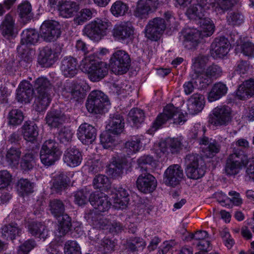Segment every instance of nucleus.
I'll use <instances>...</instances> for the list:
<instances>
[{
  "label": "nucleus",
  "instance_id": "nucleus-22",
  "mask_svg": "<svg viewBox=\"0 0 254 254\" xmlns=\"http://www.w3.org/2000/svg\"><path fill=\"white\" fill-rule=\"evenodd\" d=\"M124 124V120L120 114L118 113L110 114L106 128L112 133L118 134L123 131Z\"/></svg>",
  "mask_w": 254,
  "mask_h": 254
},
{
  "label": "nucleus",
  "instance_id": "nucleus-25",
  "mask_svg": "<svg viewBox=\"0 0 254 254\" xmlns=\"http://www.w3.org/2000/svg\"><path fill=\"white\" fill-rule=\"evenodd\" d=\"M22 133L24 138L29 142H34L39 134V129L36 124L33 122H26L22 126Z\"/></svg>",
  "mask_w": 254,
  "mask_h": 254
},
{
  "label": "nucleus",
  "instance_id": "nucleus-48",
  "mask_svg": "<svg viewBox=\"0 0 254 254\" xmlns=\"http://www.w3.org/2000/svg\"><path fill=\"white\" fill-rule=\"evenodd\" d=\"M34 88L37 92L53 91L52 85L50 81L45 77L38 78L34 81Z\"/></svg>",
  "mask_w": 254,
  "mask_h": 254
},
{
  "label": "nucleus",
  "instance_id": "nucleus-45",
  "mask_svg": "<svg viewBox=\"0 0 254 254\" xmlns=\"http://www.w3.org/2000/svg\"><path fill=\"white\" fill-rule=\"evenodd\" d=\"M128 120L131 121L136 127L142 123L145 119V115L143 110L138 108L132 109L128 113Z\"/></svg>",
  "mask_w": 254,
  "mask_h": 254
},
{
  "label": "nucleus",
  "instance_id": "nucleus-10",
  "mask_svg": "<svg viewBox=\"0 0 254 254\" xmlns=\"http://www.w3.org/2000/svg\"><path fill=\"white\" fill-rule=\"evenodd\" d=\"M61 33V26L56 21H45L40 27V35L46 42H51L56 40Z\"/></svg>",
  "mask_w": 254,
  "mask_h": 254
},
{
  "label": "nucleus",
  "instance_id": "nucleus-50",
  "mask_svg": "<svg viewBox=\"0 0 254 254\" xmlns=\"http://www.w3.org/2000/svg\"><path fill=\"white\" fill-rule=\"evenodd\" d=\"M141 138L139 137H134L131 140L125 143V149L128 155L135 153L139 151L142 147Z\"/></svg>",
  "mask_w": 254,
  "mask_h": 254
},
{
  "label": "nucleus",
  "instance_id": "nucleus-16",
  "mask_svg": "<svg viewBox=\"0 0 254 254\" xmlns=\"http://www.w3.org/2000/svg\"><path fill=\"white\" fill-rule=\"evenodd\" d=\"M187 102L189 113L194 115L201 112L203 110L205 105V98L203 95L195 93L189 98Z\"/></svg>",
  "mask_w": 254,
  "mask_h": 254
},
{
  "label": "nucleus",
  "instance_id": "nucleus-12",
  "mask_svg": "<svg viewBox=\"0 0 254 254\" xmlns=\"http://www.w3.org/2000/svg\"><path fill=\"white\" fill-rule=\"evenodd\" d=\"M137 187L140 191L147 193L152 192L156 188L157 182L154 177L147 172H142L136 181Z\"/></svg>",
  "mask_w": 254,
  "mask_h": 254
},
{
  "label": "nucleus",
  "instance_id": "nucleus-57",
  "mask_svg": "<svg viewBox=\"0 0 254 254\" xmlns=\"http://www.w3.org/2000/svg\"><path fill=\"white\" fill-rule=\"evenodd\" d=\"M126 164L125 161H116L110 164L108 169V173L113 177L119 176L122 173L124 166Z\"/></svg>",
  "mask_w": 254,
  "mask_h": 254
},
{
  "label": "nucleus",
  "instance_id": "nucleus-38",
  "mask_svg": "<svg viewBox=\"0 0 254 254\" xmlns=\"http://www.w3.org/2000/svg\"><path fill=\"white\" fill-rule=\"evenodd\" d=\"M38 155L32 152H28L22 158L20 167L22 170H31L36 165V160Z\"/></svg>",
  "mask_w": 254,
  "mask_h": 254
},
{
  "label": "nucleus",
  "instance_id": "nucleus-13",
  "mask_svg": "<svg viewBox=\"0 0 254 254\" xmlns=\"http://www.w3.org/2000/svg\"><path fill=\"white\" fill-rule=\"evenodd\" d=\"M158 0H139L134 10V15L140 19L146 18L153 9L157 8Z\"/></svg>",
  "mask_w": 254,
  "mask_h": 254
},
{
  "label": "nucleus",
  "instance_id": "nucleus-24",
  "mask_svg": "<svg viewBox=\"0 0 254 254\" xmlns=\"http://www.w3.org/2000/svg\"><path fill=\"white\" fill-rule=\"evenodd\" d=\"M57 58L58 54L53 52L50 47L46 46L40 51L38 61L40 64L47 67L52 65Z\"/></svg>",
  "mask_w": 254,
  "mask_h": 254
},
{
  "label": "nucleus",
  "instance_id": "nucleus-19",
  "mask_svg": "<svg viewBox=\"0 0 254 254\" xmlns=\"http://www.w3.org/2000/svg\"><path fill=\"white\" fill-rule=\"evenodd\" d=\"M61 69L66 77H72L77 73V62L72 57H64L61 62Z\"/></svg>",
  "mask_w": 254,
  "mask_h": 254
},
{
  "label": "nucleus",
  "instance_id": "nucleus-28",
  "mask_svg": "<svg viewBox=\"0 0 254 254\" xmlns=\"http://www.w3.org/2000/svg\"><path fill=\"white\" fill-rule=\"evenodd\" d=\"M17 13L24 24L27 23L33 18L32 5L28 1H24L20 3L17 7Z\"/></svg>",
  "mask_w": 254,
  "mask_h": 254
},
{
  "label": "nucleus",
  "instance_id": "nucleus-52",
  "mask_svg": "<svg viewBox=\"0 0 254 254\" xmlns=\"http://www.w3.org/2000/svg\"><path fill=\"white\" fill-rule=\"evenodd\" d=\"M186 14L190 19H199L200 21L203 19L204 13L202 7L196 5L190 6L187 10Z\"/></svg>",
  "mask_w": 254,
  "mask_h": 254
},
{
  "label": "nucleus",
  "instance_id": "nucleus-56",
  "mask_svg": "<svg viewBox=\"0 0 254 254\" xmlns=\"http://www.w3.org/2000/svg\"><path fill=\"white\" fill-rule=\"evenodd\" d=\"M72 135L73 133L69 128L64 127L60 129L57 137L61 143L66 145L71 141Z\"/></svg>",
  "mask_w": 254,
  "mask_h": 254
},
{
  "label": "nucleus",
  "instance_id": "nucleus-47",
  "mask_svg": "<svg viewBox=\"0 0 254 254\" xmlns=\"http://www.w3.org/2000/svg\"><path fill=\"white\" fill-rule=\"evenodd\" d=\"M7 119L8 124L13 126L19 125L23 121V114L19 109H12L9 112Z\"/></svg>",
  "mask_w": 254,
  "mask_h": 254
},
{
  "label": "nucleus",
  "instance_id": "nucleus-27",
  "mask_svg": "<svg viewBox=\"0 0 254 254\" xmlns=\"http://www.w3.org/2000/svg\"><path fill=\"white\" fill-rule=\"evenodd\" d=\"M35 99L36 110L38 112H42L47 109L52 100L53 91L37 92Z\"/></svg>",
  "mask_w": 254,
  "mask_h": 254
},
{
  "label": "nucleus",
  "instance_id": "nucleus-37",
  "mask_svg": "<svg viewBox=\"0 0 254 254\" xmlns=\"http://www.w3.org/2000/svg\"><path fill=\"white\" fill-rule=\"evenodd\" d=\"M96 199H100L99 201L93 202V207L95 209L90 210L89 211H94L98 212H105L108 210L111 206V203L108 200V197L105 193H99L96 194Z\"/></svg>",
  "mask_w": 254,
  "mask_h": 254
},
{
  "label": "nucleus",
  "instance_id": "nucleus-55",
  "mask_svg": "<svg viewBox=\"0 0 254 254\" xmlns=\"http://www.w3.org/2000/svg\"><path fill=\"white\" fill-rule=\"evenodd\" d=\"M222 96V83L215 84L208 95V100L210 102L216 101Z\"/></svg>",
  "mask_w": 254,
  "mask_h": 254
},
{
  "label": "nucleus",
  "instance_id": "nucleus-2",
  "mask_svg": "<svg viewBox=\"0 0 254 254\" xmlns=\"http://www.w3.org/2000/svg\"><path fill=\"white\" fill-rule=\"evenodd\" d=\"M81 69L87 74L88 78L93 82H98L108 74V69L105 63L98 61L94 54L85 56L82 60Z\"/></svg>",
  "mask_w": 254,
  "mask_h": 254
},
{
  "label": "nucleus",
  "instance_id": "nucleus-5",
  "mask_svg": "<svg viewBox=\"0 0 254 254\" xmlns=\"http://www.w3.org/2000/svg\"><path fill=\"white\" fill-rule=\"evenodd\" d=\"M111 26L108 20L97 18L85 26L83 32L90 39L99 41L107 35L108 28Z\"/></svg>",
  "mask_w": 254,
  "mask_h": 254
},
{
  "label": "nucleus",
  "instance_id": "nucleus-42",
  "mask_svg": "<svg viewBox=\"0 0 254 254\" xmlns=\"http://www.w3.org/2000/svg\"><path fill=\"white\" fill-rule=\"evenodd\" d=\"M22 44H35L39 39V34L35 29H27L24 30L21 35Z\"/></svg>",
  "mask_w": 254,
  "mask_h": 254
},
{
  "label": "nucleus",
  "instance_id": "nucleus-33",
  "mask_svg": "<svg viewBox=\"0 0 254 254\" xmlns=\"http://www.w3.org/2000/svg\"><path fill=\"white\" fill-rule=\"evenodd\" d=\"M46 121L48 126L56 127L65 120V117L61 111L52 110L48 113Z\"/></svg>",
  "mask_w": 254,
  "mask_h": 254
},
{
  "label": "nucleus",
  "instance_id": "nucleus-34",
  "mask_svg": "<svg viewBox=\"0 0 254 254\" xmlns=\"http://www.w3.org/2000/svg\"><path fill=\"white\" fill-rule=\"evenodd\" d=\"M56 218L59 223L58 230L60 237L64 236L71 230V218L68 214L64 213Z\"/></svg>",
  "mask_w": 254,
  "mask_h": 254
},
{
  "label": "nucleus",
  "instance_id": "nucleus-59",
  "mask_svg": "<svg viewBox=\"0 0 254 254\" xmlns=\"http://www.w3.org/2000/svg\"><path fill=\"white\" fill-rule=\"evenodd\" d=\"M137 163L142 172H147L148 168L147 165H152L155 164L153 157L149 155H144L139 157L137 160Z\"/></svg>",
  "mask_w": 254,
  "mask_h": 254
},
{
  "label": "nucleus",
  "instance_id": "nucleus-11",
  "mask_svg": "<svg viewBox=\"0 0 254 254\" xmlns=\"http://www.w3.org/2000/svg\"><path fill=\"white\" fill-rule=\"evenodd\" d=\"M183 176L182 167L178 164L172 165L164 173V182L167 186L175 187L182 181Z\"/></svg>",
  "mask_w": 254,
  "mask_h": 254
},
{
  "label": "nucleus",
  "instance_id": "nucleus-7",
  "mask_svg": "<svg viewBox=\"0 0 254 254\" xmlns=\"http://www.w3.org/2000/svg\"><path fill=\"white\" fill-rule=\"evenodd\" d=\"M131 60L128 54L125 51L118 50L111 57L110 67L115 74L126 73L130 66Z\"/></svg>",
  "mask_w": 254,
  "mask_h": 254
},
{
  "label": "nucleus",
  "instance_id": "nucleus-23",
  "mask_svg": "<svg viewBox=\"0 0 254 254\" xmlns=\"http://www.w3.org/2000/svg\"><path fill=\"white\" fill-rule=\"evenodd\" d=\"M22 229L17 224L11 223L5 224L0 229L1 237L6 240H14L16 237H19L22 234Z\"/></svg>",
  "mask_w": 254,
  "mask_h": 254
},
{
  "label": "nucleus",
  "instance_id": "nucleus-64",
  "mask_svg": "<svg viewBox=\"0 0 254 254\" xmlns=\"http://www.w3.org/2000/svg\"><path fill=\"white\" fill-rule=\"evenodd\" d=\"M107 129L100 135V142L104 148L111 147L115 141V136L112 135Z\"/></svg>",
  "mask_w": 254,
  "mask_h": 254
},
{
  "label": "nucleus",
  "instance_id": "nucleus-4",
  "mask_svg": "<svg viewBox=\"0 0 254 254\" xmlns=\"http://www.w3.org/2000/svg\"><path fill=\"white\" fill-rule=\"evenodd\" d=\"M186 172L188 178L197 180L202 177L206 172L204 161L198 154H189L185 158Z\"/></svg>",
  "mask_w": 254,
  "mask_h": 254
},
{
  "label": "nucleus",
  "instance_id": "nucleus-1",
  "mask_svg": "<svg viewBox=\"0 0 254 254\" xmlns=\"http://www.w3.org/2000/svg\"><path fill=\"white\" fill-rule=\"evenodd\" d=\"M235 144L236 147L229 155L225 167V172L229 175H236L242 167L249 162L248 156L245 154L250 147L249 142L245 139L241 138L236 142Z\"/></svg>",
  "mask_w": 254,
  "mask_h": 254
},
{
  "label": "nucleus",
  "instance_id": "nucleus-30",
  "mask_svg": "<svg viewBox=\"0 0 254 254\" xmlns=\"http://www.w3.org/2000/svg\"><path fill=\"white\" fill-rule=\"evenodd\" d=\"M52 182V190L57 193H60L68 186L69 179L63 173H60L53 177Z\"/></svg>",
  "mask_w": 254,
  "mask_h": 254
},
{
  "label": "nucleus",
  "instance_id": "nucleus-35",
  "mask_svg": "<svg viewBox=\"0 0 254 254\" xmlns=\"http://www.w3.org/2000/svg\"><path fill=\"white\" fill-rule=\"evenodd\" d=\"M199 31L196 29L190 30L184 36V43L186 48L191 49L199 43Z\"/></svg>",
  "mask_w": 254,
  "mask_h": 254
},
{
  "label": "nucleus",
  "instance_id": "nucleus-53",
  "mask_svg": "<svg viewBox=\"0 0 254 254\" xmlns=\"http://www.w3.org/2000/svg\"><path fill=\"white\" fill-rule=\"evenodd\" d=\"M128 9L127 5L121 0L116 1L112 5L111 11L115 16H122L125 15Z\"/></svg>",
  "mask_w": 254,
  "mask_h": 254
},
{
  "label": "nucleus",
  "instance_id": "nucleus-9",
  "mask_svg": "<svg viewBox=\"0 0 254 254\" xmlns=\"http://www.w3.org/2000/svg\"><path fill=\"white\" fill-rule=\"evenodd\" d=\"M168 24L161 17L150 20L145 27V36L152 41H157L165 30Z\"/></svg>",
  "mask_w": 254,
  "mask_h": 254
},
{
  "label": "nucleus",
  "instance_id": "nucleus-3",
  "mask_svg": "<svg viewBox=\"0 0 254 254\" xmlns=\"http://www.w3.org/2000/svg\"><path fill=\"white\" fill-rule=\"evenodd\" d=\"M172 118L174 120V124L179 125L183 124L187 120L184 115L180 112L178 108L172 104H169L165 107L163 112L157 117L149 131L154 132L157 130Z\"/></svg>",
  "mask_w": 254,
  "mask_h": 254
},
{
  "label": "nucleus",
  "instance_id": "nucleus-31",
  "mask_svg": "<svg viewBox=\"0 0 254 254\" xmlns=\"http://www.w3.org/2000/svg\"><path fill=\"white\" fill-rule=\"evenodd\" d=\"M237 96L241 100H245L254 95V79L246 80L238 88Z\"/></svg>",
  "mask_w": 254,
  "mask_h": 254
},
{
  "label": "nucleus",
  "instance_id": "nucleus-29",
  "mask_svg": "<svg viewBox=\"0 0 254 254\" xmlns=\"http://www.w3.org/2000/svg\"><path fill=\"white\" fill-rule=\"evenodd\" d=\"M115 190V206L119 209H124L127 207L129 200L128 190L122 187H118Z\"/></svg>",
  "mask_w": 254,
  "mask_h": 254
},
{
  "label": "nucleus",
  "instance_id": "nucleus-60",
  "mask_svg": "<svg viewBox=\"0 0 254 254\" xmlns=\"http://www.w3.org/2000/svg\"><path fill=\"white\" fill-rule=\"evenodd\" d=\"M93 185L95 189H107L110 186L109 179L104 175H97L93 180Z\"/></svg>",
  "mask_w": 254,
  "mask_h": 254
},
{
  "label": "nucleus",
  "instance_id": "nucleus-8",
  "mask_svg": "<svg viewBox=\"0 0 254 254\" xmlns=\"http://www.w3.org/2000/svg\"><path fill=\"white\" fill-rule=\"evenodd\" d=\"M109 104L108 97L100 91L91 92L86 103L88 111L94 114H101L106 105Z\"/></svg>",
  "mask_w": 254,
  "mask_h": 254
},
{
  "label": "nucleus",
  "instance_id": "nucleus-39",
  "mask_svg": "<svg viewBox=\"0 0 254 254\" xmlns=\"http://www.w3.org/2000/svg\"><path fill=\"white\" fill-rule=\"evenodd\" d=\"M79 5L74 2H66L59 8L60 15L63 17L68 18L72 16L79 9Z\"/></svg>",
  "mask_w": 254,
  "mask_h": 254
},
{
  "label": "nucleus",
  "instance_id": "nucleus-40",
  "mask_svg": "<svg viewBox=\"0 0 254 254\" xmlns=\"http://www.w3.org/2000/svg\"><path fill=\"white\" fill-rule=\"evenodd\" d=\"M49 209L51 213L56 218L64 214L65 211V205L60 199H53L49 203Z\"/></svg>",
  "mask_w": 254,
  "mask_h": 254
},
{
  "label": "nucleus",
  "instance_id": "nucleus-46",
  "mask_svg": "<svg viewBox=\"0 0 254 254\" xmlns=\"http://www.w3.org/2000/svg\"><path fill=\"white\" fill-rule=\"evenodd\" d=\"M208 122L214 126L222 125V107L217 106L214 108L209 115Z\"/></svg>",
  "mask_w": 254,
  "mask_h": 254
},
{
  "label": "nucleus",
  "instance_id": "nucleus-44",
  "mask_svg": "<svg viewBox=\"0 0 254 254\" xmlns=\"http://www.w3.org/2000/svg\"><path fill=\"white\" fill-rule=\"evenodd\" d=\"M200 35L202 37H208L212 35L215 26L209 18H203L200 21Z\"/></svg>",
  "mask_w": 254,
  "mask_h": 254
},
{
  "label": "nucleus",
  "instance_id": "nucleus-6",
  "mask_svg": "<svg viewBox=\"0 0 254 254\" xmlns=\"http://www.w3.org/2000/svg\"><path fill=\"white\" fill-rule=\"evenodd\" d=\"M62 154L59 148L58 144L55 140H46L40 150L41 162L46 166H51L57 161Z\"/></svg>",
  "mask_w": 254,
  "mask_h": 254
},
{
  "label": "nucleus",
  "instance_id": "nucleus-36",
  "mask_svg": "<svg viewBox=\"0 0 254 254\" xmlns=\"http://www.w3.org/2000/svg\"><path fill=\"white\" fill-rule=\"evenodd\" d=\"M183 143V138H170L167 139L163 143L165 149L164 151L171 152L172 154L178 153Z\"/></svg>",
  "mask_w": 254,
  "mask_h": 254
},
{
  "label": "nucleus",
  "instance_id": "nucleus-61",
  "mask_svg": "<svg viewBox=\"0 0 254 254\" xmlns=\"http://www.w3.org/2000/svg\"><path fill=\"white\" fill-rule=\"evenodd\" d=\"M21 155V151L19 148H10L7 152L6 158L8 162L14 165L18 164Z\"/></svg>",
  "mask_w": 254,
  "mask_h": 254
},
{
  "label": "nucleus",
  "instance_id": "nucleus-54",
  "mask_svg": "<svg viewBox=\"0 0 254 254\" xmlns=\"http://www.w3.org/2000/svg\"><path fill=\"white\" fill-rule=\"evenodd\" d=\"M116 243L114 241L108 238H104L101 240L99 251L103 254H109L114 251Z\"/></svg>",
  "mask_w": 254,
  "mask_h": 254
},
{
  "label": "nucleus",
  "instance_id": "nucleus-18",
  "mask_svg": "<svg viewBox=\"0 0 254 254\" xmlns=\"http://www.w3.org/2000/svg\"><path fill=\"white\" fill-rule=\"evenodd\" d=\"M34 88L31 83L26 80L20 83L17 89L16 99L19 102L29 103L32 98Z\"/></svg>",
  "mask_w": 254,
  "mask_h": 254
},
{
  "label": "nucleus",
  "instance_id": "nucleus-26",
  "mask_svg": "<svg viewBox=\"0 0 254 254\" xmlns=\"http://www.w3.org/2000/svg\"><path fill=\"white\" fill-rule=\"evenodd\" d=\"M84 217L95 227L97 228L103 229L108 223V220L96 211H88L85 213Z\"/></svg>",
  "mask_w": 254,
  "mask_h": 254
},
{
  "label": "nucleus",
  "instance_id": "nucleus-17",
  "mask_svg": "<svg viewBox=\"0 0 254 254\" xmlns=\"http://www.w3.org/2000/svg\"><path fill=\"white\" fill-rule=\"evenodd\" d=\"M63 160L67 166L75 167L80 164L82 155L79 149L75 146L70 147L64 151Z\"/></svg>",
  "mask_w": 254,
  "mask_h": 254
},
{
  "label": "nucleus",
  "instance_id": "nucleus-49",
  "mask_svg": "<svg viewBox=\"0 0 254 254\" xmlns=\"http://www.w3.org/2000/svg\"><path fill=\"white\" fill-rule=\"evenodd\" d=\"M192 65L196 72L201 73L204 71L207 64L209 62V57L206 55H199L192 60Z\"/></svg>",
  "mask_w": 254,
  "mask_h": 254
},
{
  "label": "nucleus",
  "instance_id": "nucleus-14",
  "mask_svg": "<svg viewBox=\"0 0 254 254\" xmlns=\"http://www.w3.org/2000/svg\"><path fill=\"white\" fill-rule=\"evenodd\" d=\"M96 135V128L87 123L81 124L78 129V137L84 144H91L95 139Z\"/></svg>",
  "mask_w": 254,
  "mask_h": 254
},
{
  "label": "nucleus",
  "instance_id": "nucleus-43",
  "mask_svg": "<svg viewBox=\"0 0 254 254\" xmlns=\"http://www.w3.org/2000/svg\"><path fill=\"white\" fill-rule=\"evenodd\" d=\"M65 90L68 93L67 96H70V99L74 101L79 102L84 97L83 89L79 84H73Z\"/></svg>",
  "mask_w": 254,
  "mask_h": 254
},
{
  "label": "nucleus",
  "instance_id": "nucleus-41",
  "mask_svg": "<svg viewBox=\"0 0 254 254\" xmlns=\"http://www.w3.org/2000/svg\"><path fill=\"white\" fill-rule=\"evenodd\" d=\"M225 17L226 23L233 27L240 25L244 21L243 15L238 10L228 11Z\"/></svg>",
  "mask_w": 254,
  "mask_h": 254
},
{
  "label": "nucleus",
  "instance_id": "nucleus-62",
  "mask_svg": "<svg viewBox=\"0 0 254 254\" xmlns=\"http://www.w3.org/2000/svg\"><path fill=\"white\" fill-rule=\"evenodd\" d=\"M92 11L90 9H82L74 19V23L78 25L82 24L87 20L90 19L92 17Z\"/></svg>",
  "mask_w": 254,
  "mask_h": 254
},
{
  "label": "nucleus",
  "instance_id": "nucleus-58",
  "mask_svg": "<svg viewBox=\"0 0 254 254\" xmlns=\"http://www.w3.org/2000/svg\"><path fill=\"white\" fill-rule=\"evenodd\" d=\"M65 254H81V248L75 241L69 240L64 245Z\"/></svg>",
  "mask_w": 254,
  "mask_h": 254
},
{
  "label": "nucleus",
  "instance_id": "nucleus-20",
  "mask_svg": "<svg viewBox=\"0 0 254 254\" xmlns=\"http://www.w3.org/2000/svg\"><path fill=\"white\" fill-rule=\"evenodd\" d=\"M0 30L2 35L9 37L14 35L16 31L15 19L13 15L6 14L0 25Z\"/></svg>",
  "mask_w": 254,
  "mask_h": 254
},
{
  "label": "nucleus",
  "instance_id": "nucleus-21",
  "mask_svg": "<svg viewBox=\"0 0 254 254\" xmlns=\"http://www.w3.org/2000/svg\"><path fill=\"white\" fill-rule=\"evenodd\" d=\"M26 227L29 233L35 237L45 240L48 236V229L42 222L38 221L29 222Z\"/></svg>",
  "mask_w": 254,
  "mask_h": 254
},
{
  "label": "nucleus",
  "instance_id": "nucleus-32",
  "mask_svg": "<svg viewBox=\"0 0 254 254\" xmlns=\"http://www.w3.org/2000/svg\"><path fill=\"white\" fill-rule=\"evenodd\" d=\"M130 23H124L116 25L113 29V36L119 40L130 38L133 34V30Z\"/></svg>",
  "mask_w": 254,
  "mask_h": 254
},
{
  "label": "nucleus",
  "instance_id": "nucleus-63",
  "mask_svg": "<svg viewBox=\"0 0 254 254\" xmlns=\"http://www.w3.org/2000/svg\"><path fill=\"white\" fill-rule=\"evenodd\" d=\"M90 193L86 190H80L75 192L74 202L79 206L86 204L89 201Z\"/></svg>",
  "mask_w": 254,
  "mask_h": 254
},
{
  "label": "nucleus",
  "instance_id": "nucleus-15",
  "mask_svg": "<svg viewBox=\"0 0 254 254\" xmlns=\"http://www.w3.org/2000/svg\"><path fill=\"white\" fill-rule=\"evenodd\" d=\"M198 142L200 145H204L201 148V150L202 154L206 157H212L220 149V146L215 140H212L211 139L209 140L206 136H202L199 139Z\"/></svg>",
  "mask_w": 254,
  "mask_h": 254
},
{
  "label": "nucleus",
  "instance_id": "nucleus-51",
  "mask_svg": "<svg viewBox=\"0 0 254 254\" xmlns=\"http://www.w3.org/2000/svg\"><path fill=\"white\" fill-rule=\"evenodd\" d=\"M210 54L214 59L221 58L222 56V38L219 37L215 39L211 44Z\"/></svg>",
  "mask_w": 254,
  "mask_h": 254
}]
</instances>
